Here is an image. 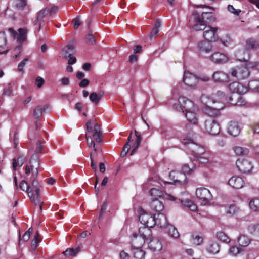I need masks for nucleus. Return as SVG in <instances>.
<instances>
[{
    "label": "nucleus",
    "mask_w": 259,
    "mask_h": 259,
    "mask_svg": "<svg viewBox=\"0 0 259 259\" xmlns=\"http://www.w3.org/2000/svg\"><path fill=\"white\" fill-rule=\"evenodd\" d=\"M212 16L213 15L211 13L203 12L201 17L197 11H195L193 13L190 20V22L194 23L192 28L194 30H204L203 37L206 41L209 42L217 41L219 37L217 34L218 28L210 26H206L204 22L205 18L208 19Z\"/></svg>",
    "instance_id": "1"
},
{
    "label": "nucleus",
    "mask_w": 259,
    "mask_h": 259,
    "mask_svg": "<svg viewBox=\"0 0 259 259\" xmlns=\"http://www.w3.org/2000/svg\"><path fill=\"white\" fill-rule=\"evenodd\" d=\"M225 93L221 91H218L210 97L202 95L200 98L201 108L203 111L211 116H215L219 111L224 107L223 100L225 98Z\"/></svg>",
    "instance_id": "2"
},
{
    "label": "nucleus",
    "mask_w": 259,
    "mask_h": 259,
    "mask_svg": "<svg viewBox=\"0 0 259 259\" xmlns=\"http://www.w3.org/2000/svg\"><path fill=\"white\" fill-rule=\"evenodd\" d=\"M173 107L178 111H182L183 112H185V117L189 122L194 124H197L198 123L197 113L198 108L192 101L184 97H180L178 103L174 104Z\"/></svg>",
    "instance_id": "3"
},
{
    "label": "nucleus",
    "mask_w": 259,
    "mask_h": 259,
    "mask_svg": "<svg viewBox=\"0 0 259 259\" xmlns=\"http://www.w3.org/2000/svg\"><path fill=\"white\" fill-rule=\"evenodd\" d=\"M146 226L140 227L139 229L138 233L137 234L139 236V245H143L146 240H149L151 237L152 233L150 228L156 225L155 215L154 216L151 215L148 219V221L145 225Z\"/></svg>",
    "instance_id": "4"
},
{
    "label": "nucleus",
    "mask_w": 259,
    "mask_h": 259,
    "mask_svg": "<svg viewBox=\"0 0 259 259\" xmlns=\"http://www.w3.org/2000/svg\"><path fill=\"white\" fill-rule=\"evenodd\" d=\"M229 88L232 93L237 94V98L239 99L238 101L235 102L233 100L234 97H231L230 101L232 104L237 105H241L244 104V101L242 100L240 95L244 94L247 92V88L238 82H233L229 84Z\"/></svg>",
    "instance_id": "5"
},
{
    "label": "nucleus",
    "mask_w": 259,
    "mask_h": 259,
    "mask_svg": "<svg viewBox=\"0 0 259 259\" xmlns=\"http://www.w3.org/2000/svg\"><path fill=\"white\" fill-rule=\"evenodd\" d=\"M40 167V162L38 156L33 154L30 158L29 162L25 166V172L26 175L31 174V179L36 178Z\"/></svg>",
    "instance_id": "6"
},
{
    "label": "nucleus",
    "mask_w": 259,
    "mask_h": 259,
    "mask_svg": "<svg viewBox=\"0 0 259 259\" xmlns=\"http://www.w3.org/2000/svg\"><path fill=\"white\" fill-rule=\"evenodd\" d=\"M139 236L136 233L133 234V239L132 243L133 249L132 251L134 257L136 259H149L147 256H145V252L143 250L139 245Z\"/></svg>",
    "instance_id": "7"
},
{
    "label": "nucleus",
    "mask_w": 259,
    "mask_h": 259,
    "mask_svg": "<svg viewBox=\"0 0 259 259\" xmlns=\"http://www.w3.org/2000/svg\"><path fill=\"white\" fill-rule=\"evenodd\" d=\"M247 66L243 65L237 66L231 69L230 73L232 76L238 79H244L249 75V71Z\"/></svg>",
    "instance_id": "8"
},
{
    "label": "nucleus",
    "mask_w": 259,
    "mask_h": 259,
    "mask_svg": "<svg viewBox=\"0 0 259 259\" xmlns=\"http://www.w3.org/2000/svg\"><path fill=\"white\" fill-rule=\"evenodd\" d=\"M196 195L200 201L202 205H207L212 199V195L210 191L205 188H199L196 189Z\"/></svg>",
    "instance_id": "9"
},
{
    "label": "nucleus",
    "mask_w": 259,
    "mask_h": 259,
    "mask_svg": "<svg viewBox=\"0 0 259 259\" xmlns=\"http://www.w3.org/2000/svg\"><path fill=\"white\" fill-rule=\"evenodd\" d=\"M169 178L173 182L164 181L165 184H173L175 185H181L187 182L186 176L178 171H172L169 174Z\"/></svg>",
    "instance_id": "10"
},
{
    "label": "nucleus",
    "mask_w": 259,
    "mask_h": 259,
    "mask_svg": "<svg viewBox=\"0 0 259 259\" xmlns=\"http://www.w3.org/2000/svg\"><path fill=\"white\" fill-rule=\"evenodd\" d=\"M205 129L206 132L212 135H216L220 132L218 121L212 117H209L205 121Z\"/></svg>",
    "instance_id": "11"
},
{
    "label": "nucleus",
    "mask_w": 259,
    "mask_h": 259,
    "mask_svg": "<svg viewBox=\"0 0 259 259\" xmlns=\"http://www.w3.org/2000/svg\"><path fill=\"white\" fill-rule=\"evenodd\" d=\"M32 179V180L31 182V186L34 189V191L32 192L31 190V194H29V198L31 201L35 204V205H37L39 203V190L40 186L36 181V178Z\"/></svg>",
    "instance_id": "12"
},
{
    "label": "nucleus",
    "mask_w": 259,
    "mask_h": 259,
    "mask_svg": "<svg viewBox=\"0 0 259 259\" xmlns=\"http://www.w3.org/2000/svg\"><path fill=\"white\" fill-rule=\"evenodd\" d=\"M236 164L238 170L243 174L249 173L253 168L252 163L246 159H239Z\"/></svg>",
    "instance_id": "13"
},
{
    "label": "nucleus",
    "mask_w": 259,
    "mask_h": 259,
    "mask_svg": "<svg viewBox=\"0 0 259 259\" xmlns=\"http://www.w3.org/2000/svg\"><path fill=\"white\" fill-rule=\"evenodd\" d=\"M183 82L187 86L195 87L198 82V78L193 74L185 71L183 76Z\"/></svg>",
    "instance_id": "14"
},
{
    "label": "nucleus",
    "mask_w": 259,
    "mask_h": 259,
    "mask_svg": "<svg viewBox=\"0 0 259 259\" xmlns=\"http://www.w3.org/2000/svg\"><path fill=\"white\" fill-rule=\"evenodd\" d=\"M241 130V126L237 121H231L228 123L227 132L233 137L238 136L240 133Z\"/></svg>",
    "instance_id": "15"
},
{
    "label": "nucleus",
    "mask_w": 259,
    "mask_h": 259,
    "mask_svg": "<svg viewBox=\"0 0 259 259\" xmlns=\"http://www.w3.org/2000/svg\"><path fill=\"white\" fill-rule=\"evenodd\" d=\"M209 58L211 61L218 64H224L228 61L227 55L219 52L213 53Z\"/></svg>",
    "instance_id": "16"
},
{
    "label": "nucleus",
    "mask_w": 259,
    "mask_h": 259,
    "mask_svg": "<svg viewBox=\"0 0 259 259\" xmlns=\"http://www.w3.org/2000/svg\"><path fill=\"white\" fill-rule=\"evenodd\" d=\"M183 143L185 145H190V148L193 152L197 154H201L204 152V149L201 146L196 144L192 139H183Z\"/></svg>",
    "instance_id": "17"
},
{
    "label": "nucleus",
    "mask_w": 259,
    "mask_h": 259,
    "mask_svg": "<svg viewBox=\"0 0 259 259\" xmlns=\"http://www.w3.org/2000/svg\"><path fill=\"white\" fill-rule=\"evenodd\" d=\"M9 31L13 35L14 38L17 39L18 42L24 41L26 38L27 30L24 28H20L18 29V32L14 30L12 28L9 29Z\"/></svg>",
    "instance_id": "18"
},
{
    "label": "nucleus",
    "mask_w": 259,
    "mask_h": 259,
    "mask_svg": "<svg viewBox=\"0 0 259 259\" xmlns=\"http://www.w3.org/2000/svg\"><path fill=\"white\" fill-rule=\"evenodd\" d=\"M244 184V180L240 177L233 176L228 181L229 185L237 189L242 188Z\"/></svg>",
    "instance_id": "19"
},
{
    "label": "nucleus",
    "mask_w": 259,
    "mask_h": 259,
    "mask_svg": "<svg viewBox=\"0 0 259 259\" xmlns=\"http://www.w3.org/2000/svg\"><path fill=\"white\" fill-rule=\"evenodd\" d=\"M49 9L48 8H45L40 10L36 15V19L34 22L35 25L37 26L39 31L41 29V21L46 16L48 13Z\"/></svg>",
    "instance_id": "20"
},
{
    "label": "nucleus",
    "mask_w": 259,
    "mask_h": 259,
    "mask_svg": "<svg viewBox=\"0 0 259 259\" xmlns=\"http://www.w3.org/2000/svg\"><path fill=\"white\" fill-rule=\"evenodd\" d=\"M156 225L160 228L166 227L168 225L166 215L163 213H158L155 215Z\"/></svg>",
    "instance_id": "21"
},
{
    "label": "nucleus",
    "mask_w": 259,
    "mask_h": 259,
    "mask_svg": "<svg viewBox=\"0 0 259 259\" xmlns=\"http://www.w3.org/2000/svg\"><path fill=\"white\" fill-rule=\"evenodd\" d=\"M209 42L201 41L198 44V48L201 52L209 53L212 51V45Z\"/></svg>",
    "instance_id": "22"
},
{
    "label": "nucleus",
    "mask_w": 259,
    "mask_h": 259,
    "mask_svg": "<svg viewBox=\"0 0 259 259\" xmlns=\"http://www.w3.org/2000/svg\"><path fill=\"white\" fill-rule=\"evenodd\" d=\"M149 248L153 251H159L162 248L161 242L157 238L152 239L148 243Z\"/></svg>",
    "instance_id": "23"
},
{
    "label": "nucleus",
    "mask_w": 259,
    "mask_h": 259,
    "mask_svg": "<svg viewBox=\"0 0 259 259\" xmlns=\"http://www.w3.org/2000/svg\"><path fill=\"white\" fill-rule=\"evenodd\" d=\"M229 78L228 75L222 71H218L214 72L213 74V78L215 81L225 82L228 80Z\"/></svg>",
    "instance_id": "24"
},
{
    "label": "nucleus",
    "mask_w": 259,
    "mask_h": 259,
    "mask_svg": "<svg viewBox=\"0 0 259 259\" xmlns=\"http://www.w3.org/2000/svg\"><path fill=\"white\" fill-rule=\"evenodd\" d=\"M104 95V93L102 91H101L98 93L93 92L90 94L89 98L91 102L94 103L96 105H97L103 97Z\"/></svg>",
    "instance_id": "25"
},
{
    "label": "nucleus",
    "mask_w": 259,
    "mask_h": 259,
    "mask_svg": "<svg viewBox=\"0 0 259 259\" xmlns=\"http://www.w3.org/2000/svg\"><path fill=\"white\" fill-rule=\"evenodd\" d=\"M150 206L153 211L157 212H161L164 208L163 203L158 200H152Z\"/></svg>",
    "instance_id": "26"
},
{
    "label": "nucleus",
    "mask_w": 259,
    "mask_h": 259,
    "mask_svg": "<svg viewBox=\"0 0 259 259\" xmlns=\"http://www.w3.org/2000/svg\"><path fill=\"white\" fill-rule=\"evenodd\" d=\"M74 52V48L72 44H68L62 49V55L63 57L69 58Z\"/></svg>",
    "instance_id": "27"
},
{
    "label": "nucleus",
    "mask_w": 259,
    "mask_h": 259,
    "mask_svg": "<svg viewBox=\"0 0 259 259\" xmlns=\"http://www.w3.org/2000/svg\"><path fill=\"white\" fill-rule=\"evenodd\" d=\"M206 249L209 253L215 254L220 251V246L215 242H211L208 244Z\"/></svg>",
    "instance_id": "28"
},
{
    "label": "nucleus",
    "mask_w": 259,
    "mask_h": 259,
    "mask_svg": "<svg viewBox=\"0 0 259 259\" xmlns=\"http://www.w3.org/2000/svg\"><path fill=\"white\" fill-rule=\"evenodd\" d=\"M191 242L194 246H199L203 242V238L199 234L194 233L191 235Z\"/></svg>",
    "instance_id": "29"
},
{
    "label": "nucleus",
    "mask_w": 259,
    "mask_h": 259,
    "mask_svg": "<svg viewBox=\"0 0 259 259\" xmlns=\"http://www.w3.org/2000/svg\"><path fill=\"white\" fill-rule=\"evenodd\" d=\"M101 135L99 125L96 123L94 125L93 135V136L95 139V141L97 143L101 142Z\"/></svg>",
    "instance_id": "30"
},
{
    "label": "nucleus",
    "mask_w": 259,
    "mask_h": 259,
    "mask_svg": "<svg viewBox=\"0 0 259 259\" xmlns=\"http://www.w3.org/2000/svg\"><path fill=\"white\" fill-rule=\"evenodd\" d=\"M149 194L152 197V200H158L159 198L163 197L162 191L156 188H152L149 191Z\"/></svg>",
    "instance_id": "31"
},
{
    "label": "nucleus",
    "mask_w": 259,
    "mask_h": 259,
    "mask_svg": "<svg viewBox=\"0 0 259 259\" xmlns=\"http://www.w3.org/2000/svg\"><path fill=\"white\" fill-rule=\"evenodd\" d=\"M161 21L159 19H157L155 21L154 27L152 29V30L150 35V38L151 39L155 38L158 34L160 30V27L161 26Z\"/></svg>",
    "instance_id": "32"
},
{
    "label": "nucleus",
    "mask_w": 259,
    "mask_h": 259,
    "mask_svg": "<svg viewBox=\"0 0 259 259\" xmlns=\"http://www.w3.org/2000/svg\"><path fill=\"white\" fill-rule=\"evenodd\" d=\"M26 160V158L24 156H20L17 159H13V168L14 170L16 169L17 166L21 167Z\"/></svg>",
    "instance_id": "33"
},
{
    "label": "nucleus",
    "mask_w": 259,
    "mask_h": 259,
    "mask_svg": "<svg viewBox=\"0 0 259 259\" xmlns=\"http://www.w3.org/2000/svg\"><path fill=\"white\" fill-rule=\"evenodd\" d=\"M48 108V105H46L43 107L38 106L33 110V116L35 119H38L40 118L43 112Z\"/></svg>",
    "instance_id": "34"
},
{
    "label": "nucleus",
    "mask_w": 259,
    "mask_h": 259,
    "mask_svg": "<svg viewBox=\"0 0 259 259\" xmlns=\"http://www.w3.org/2000/svg\"><path fill=\"white\" fill-rule=\"evenodd\" d=\"M182 205L186 208H187L191 211H195L197 210V206L192 201L186 200L185 201H181Z\"/></svg>",
    "instance_id": "35"
},
{
    "label": "nucleus",
    "mask_w": 259,
    "mask_h": 259,
    "mask_svg": "<svg viewBox=\"0 0 259 259\" xmlns=\"http://www.w3.org/2000/svg\"><path fill=\"white\" fill-rule=\"evenodd\" d=\"M233 151L237 155H246L249 153V150L247 148L240 146H235L233 148Z\"/></svg>",
    "instance_id": "36"
},
{
    "label": "nucleus",
    "mask_w": 259,
    "mask_h": 259,
    "mask_svg": "<svg viewBox=\"0 0 259 259\" xmlns=\"http://www.w3.org/2000/svg\"><path fill=\"white\" fill-rule=\"evenodd\" d=\"M248 231L256 237H259V224H251L248 227Z\"/></svg>",
    "instance_id": "37"
},
{
    "label": "nucleus",
    "mask_w": 259,
    "mask_h": 259,
    "mask_svg": "<svg viewBox=\"0 0 259 259\" xmlns=\"http://www.w3.org/2000/svg\"><path fill=\"white\" fill-rule=\"evenodd\" d=\"M247 46L253 50L259 49V42L254 38H249L246 40Z\"/></svg>",
    "instance_id": "38"
},
{
    "label": "nucleus",
    "mask_w": 259,
    "mask_h": 259,
    "mask_svg": "<svg viewBox=\"0 0 259 259\" xmlns=\"http://www.w3.org/2000/svg\"><path fill=\"white\" fill-rule=\"evenodd\" d=\"M168 234L174 238H178L179 237V233L177 229L171 225H168L166 227Z\"/></svg>",
    "instance_id": "39"
},
{
    "label": "nucleus",
    "mask_w": 259,
    "mask_h": 259,
    "mask_svg": "<svg viewBox=\"0 0 259 259\" xmlns=\"http://www.w3.org/2000/svg\"><path fill=\"white\" fill-rule=\"evenodd\" d=\"M19 187L22 191L26 192L29 197V194H31V188L27 182L25 180L22 181L19 185Z\"/></svg>",
    "instance_id": "40"
},
{
    "label": "nucleus",
    "mask_w": 259,
    "mask_h": 259,
    "mask_svg": "<svg viewBox=\"0 0 259 259\" xmlns=\"http://www.w3.org/2000/svg\"><path fill=\"white\" fill-rule=\"evenodd\" d=\"M238 242L240 245L246 247L249 244L250 240L247 236L241 235L238 238Z\"/></svg>",
    "instance_id": "41"
},
{
    "label": "nucleus",
    "mask_w": 259,
    "mask_h": 259,
    "mask_svg": "<svg viewBox=\"0 0 259 259\" xmlns=\"http://www.w3.org/2000/svg\"><path fill=\"white\" fill-rule=\"evenodd\" d=\"M249 205L252 210L254 211H259V198H254L251 200Z\"/></svg>",
    "instance_id": "42"
},
{
    "label": "nucleus",
    "mask_w": 259,
    "mask_h": 259,
    "mask_svg": "<svg viewBox=\"0 0 259 259\" xmlns=\"http://www.w3.org/2000/svg\"><path fill=\"white\" fill-rule=\"evenodd\" d=\"M79 247H77L75 249L73 248H67L63 253L66 256H74L79 252Z\"/></svg>",
    "instance_id": "43"
},
{
    "label": "nucleus",
    "mask_w": 259,
    "mask_h": 259,
    "mask_svg": "<svg viewBox=\"0 0 259 259\" xmlns=\"http://www.w3.org/2000/svg\"><path fill=\"white\" fill-rule=\"evenodd\" d=\"M216 236L219 240L222 242L229 243L230 241V238L223 232H218L216 234Z\"/></svg>",
    "instance_id": "44"
},
{
    "label": "nucleus",
    "mask_w": 259,
    "mask_h": 259,
    "mask_svg": "<svg viewBox=\"0 0 259 259\" xmlns=\"http://www.w3.org/2000/svg\"><path fill=\"white\" fill-rule=\"evenodd\" d=\"M85 39L86 43L89 45H95L96 43L94 36L91 33L88 34Z\"/></svg>",
    "instance_id": "45"
},
{
    "label": "nucleus",
    "mask_w": 259,
    "mask_h": 259,
    "mask_svg": "<svg viewBox=\"0 0 259 259\" xmlns=\"http://www.w3.org/2000/svg\"><path fill=\"white\" fill-rule=\"evenodd\" d=\"M151 215L146 212H143L139 215V219L141 223L145 225V224L148 221V219Z\"/></svg>",
    "instance_id": "46"
},
{
    "label": "nucleus",
    "mask_w": 259,
    "mask_h": 259,
    "mask_svg": "<svg viewBox=\"0 0 259 259\" xmlns=\"http://www.w3.org/2000/svg\"><path fill=\"white\" fill-rule=\"evenodd\" d=\"M15 6L19 9H23L27 5L26 0H15Z\"/></svg>",
    "instance_id": "47"
},
{
    "label": "nucleus",
    "mask_w": 259,
    "mask_h": 259,
    "mask_svg": "<svg viewBox=\"0 0 259 259\" xmlns=\"http://www.w3.org/2000/svg\"><path fill=\"white\" fill-rule=\"evenodd\" d=\"M239 210V208L235 205H231L226 210L227 213L234 215Z\"/></svg>",
    "instance_id": "48"
},
{
    "label": "nucleus",
    "mask_w": 259,
    "mask_h": 259,
    "mask_svg": "<svg viewBox=\"0 0 259 259\" xmlns=\"http://www.w3.org/2000/svg\"><path fill=\"white\" fill-rule=\"evenodd\" d=\"M7 38L4 32H0V48H4L7 44Z\"/></svg>",
    "instance_id": "49"
},
{
    "label": "nucleus",
    "mask_w": 259,
    "mask_h": 259,
    "mask_svg": "<svg viewBox=\"0 0 259 259\" xmlns=\"http://www.w3.org/2000/svg\"><path fill=\"white\" fill-rule=\"evenodd\" d=\"M194 166L192 167H190L189 165L187 164H184L182 167V170L183 174H184L185 175L186 174H191L193 171V168Z\"/></svg>",
    "instance_id": "50"
},
{
    "label": "nucleus",
    "mask_w": 259,
    "mask_h": 259,
    "mask_svg": "<svg viewBox=\"0 0 259 259\" xmlns=\"http://www.w3.org/2000/svg\"><path fill=\"white\" fill-rule=\"evenodd\" d=\"M227 9L229 12L230 13L234 14L236 16H238L239 15L241 12V10L240 9H235L232 5H228L227 7Z\"/></svg>",
    "instance_id": "51"
},
{
    "label": "nucleus",
    "mask_w": 259,
    "mask_h": 259,
    "mask_svg": "<svg viewBox=\"0 0 259 259\" xmlns=\"http://www.w3.org/2000/svg\"><path fill=\"white\" fill-rule=\"evenodd\" d=\"M131 148L130 144H128V143H126L122 148V150L121 152L120 156L123 157H124L127 153H128L129 150Z\"/></svg>",
    "instance_id": "52"
},
{
    "label": "nucleus",
    "mask_w": 259,
    "mask_h": 259,
    "mask_svg": "<svg viewBox=\"0 0 259 259\" xmlns=\"http://www.w3.org/2000/svg\"><path fill=\"white\" fill-rule=\"evenodd\" d=\"M28 59L27 58H25L19 63V64L18 65V70L19 71H20V72L24 71V67L26 62L28 61Z\"/></svg>",
    "instance_id": "53"
},
{
    "label": "nucleus",
    "mask_w": 259,
    "mask_h": 259,
    "mask_svg": "<svg viewBox=\"0 0 259 259\" xmlns=\"http://www.w3.org/2000/svg\"><path fill=\"white\" fill-rule=\"evenodd\" d=\"M240 252V249L237 246H232L229 250V254L232 256H235Z\"/></svg>",
    "instance_id": "54"
},
{
    "label": "nucleus",
    "mask_w": 259,
    "mask_h": 259,
    "mask_svg": "<svg viewBox=\"0 0 259 259\" xmlns=\"http://www.w3.org/2000/svg\"><path fill=\"white\" fill-rule=\"evenodd\" d=\"M12 95V89L11 86H9L4 89L3 92L2 93V96H11Z\"/></svg>",
    "instance_id": "55"
},
{
    "label": "nucleus",
    "mask_w": 259,
    "mask_h": 259,
    "mask_svg": "<svg viewBox=\"0 0 259 259\" xmlns=\"http://www.w3.org/2000/svg\"><path fill=\"white\" fill-rule=\"evenodd\" d=\"M44 82V79L42 77L38 76L35 79V83L37 88H40L43 85Z\"/></svg>",
    "instance_id": "56"
},
{
    "label": "nucleus",
    "mask_w": 259,
    "mask_h": 259,
    "mask_svg": "<svg viewBox=\"0 0 259 259\" xmlns=\"http://www.w3.org/2000/svg\"><path fill=\"white\" fill-rule=\"evenodd\" d=\"M255 82H259V80H251V81H249V82L248 83V85L250 88H251L254 90L257 91V88H258L257 86H258L259 83H253Z\"/></svg>",
    "instance_id": "57"
},
{
    "label": "nucleus",
    "mask_w": 259,
    "mask_h": 259,
    "mask_svg": "<svg viewBox=\"0 0 259 259\" xmlns=\"http://www.w3.org/2000/svg\"><path fill=\"white\" fill-rule=\"evenodd\" d=\"M94 156V154L92 152H91L90 154V159L91 161V167H92V169L95 171H96L97 168L96 164L95 163L94 159H93Z\"/></svg>",
    "instance_id": "58"
},
{
    "label": "nucleus",
    "mask_w": 259,
    "mask_h": 259,
    "mask_svg": "<svg viewBox=\"0 0 259 259\" xmlns=\"http://www.w3.org/2000/svg\"><path fill=\"white\" fill-rule=\"evenodd\" d=\"M107 205L108 204L106 202H105L102 205L100 210V213L99 214V218H101L102 217L103 214L106 211L107 208Z\"/></svg>",
    "instance_id": "59"
},
{
    "label": "nucleus",
    "mask_w": 259,
    "mask_h": 259,
    "mask_svg": "<svg viewBox=\"0 0 259 259\" xmlns=\"http://www.w3.org/2000/svg\"><path fill=\"white\" fill-rule=\"evenodd\" d=\"M248 67L249 68H255L259 70V62H249Z\"/></svg>",
    "instance_id": "60"
},
{
    "label": "nucleus",
    "mask_w": 259,
    "mask_h": 259,
    "mask_svg": "<svg viewBox=\"0 0 259 259\" xmlns=\"http://www.w3.org/2000/svg\"><path fill=\"white\" fill-rule=\"evenodd\" d=\"M40 239L33 238L31 242V247L33 249L35 250L38 246L39 242Z\"/></svg>",
    "instance_id": "61"
},
{
    "label": "nucleus",
    "mask_w": 259,
    "mask_h": 259,
    "mask_svg": "<svg viewBox=\"0 0 259 259\" xmlns=\"http://www.w3.org/2000/svg\"><path fill=\"white\" fill-rule=\"evenodd\" d=\"M72 23H73V27H74V29L78 28L80 24L79 18L78 17L74 18L72 20Z\"/></svg>",
    "instance_id": "62"
},
{
    "label": "nucleus",
    "mask_w": 259,
    "mask_h": 259,
    "mask_svg": "<svg viewBox=\"0 0 259 259\" xmlns=\"http://www.w3.org/2000/svg\"><path fill=\"white\" fill-rule=\"evenodd\" d=\"M41 150H42V143L40 141H38L37 142V146H36V148L35 150V152L36 153H39L41 152Z\"/></svg>",
    "instance_id": "63"
},
{
    "label": "nucleus",
    "mask_w": 259,
    "mask_h": 259,
    "mask_svg": "<svg viewBox=\"0 0 259 259\" xmlns=\"http://www.w3.org/2000/svg\"><path fill=\"white\" fill-rule=\"evenodd\" d=\"M60 82L62 85L66 86L69 84L70 80L67 77H63L60 79Z\"/></svg>",
    "instance_id": "64"
}]
</instances>
